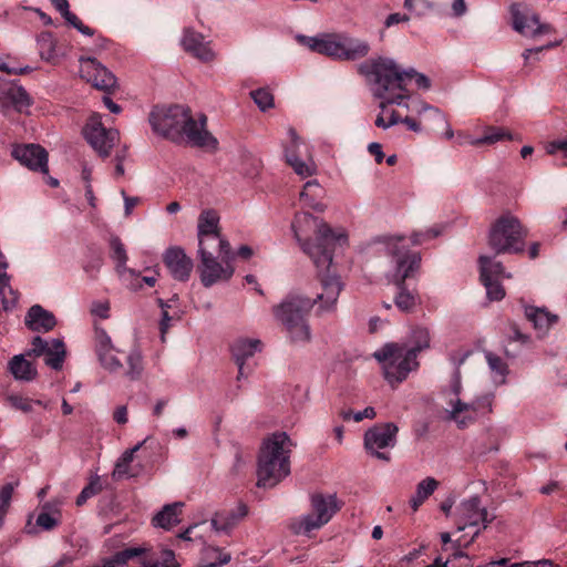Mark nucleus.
<instances>
[{"label": "nucleus", "mask_w": 567, "mask_h": 567, "mask_svg": "<svg viewBox=\"0 0 567 567\" xmlns=\"http://www.w3.org/2000/svg\"><path fill=\"white\" fill-rule=\"evenodd\" d=\"M110 305L106 301H94L91 307V312L102 319L109 317Z\"/></svg>", "instance_id": "58"}, {"label": "nucleus", "mask_w": 567, "mask_h": 567, "mask_svg": "<svg viewBox=\"0 0 567 567\" xmlns=\"http://www.w3.org/2000/svg\"><path fill=\"white\" fill-rule=\"evenodd\" d=\"M480 264V275L481 277H489L493 279H501V278H511V274H506L504 271L503 265L499 261H496L494 258L487 257V256H480L478 258Z\"/></svg>", "instance_id": "40"}, {"label": "nucleus", "mask_w": 567, "mask_h": 567, "mask_svg": "<svg viewBox=\"0 0 567 567\" xmlns=\"http://www.w3.org/2000/svg\"><path fill=\"white\" fill-rule=\"evenodd\" d=\"M288 140L282 142L286 163L293 169L300 178L311 177L317 174V165L312 155L307 152L305 158L301 157L300 146L302 141L296 130L289 127L287 131Z\"/></svg>", "instance_id": "14"}, {"label": "nucleus", "mask_w": 567, "mask_h": 567, "mask_svg": "<svg viewBox=\"0 0 567 567\" xmlns=\"http://www.w3.org/2000/svg\"><path fill=\"white\" fill-rule=\"evenodd\" d=\"M8 402L12 408L20 410L24 413L31 412L33 410L34 404L47 408V404L41 400L34 401V400H31L29 398H24L21 395H10L8 398Z\"/></svg>", "instance_id": "50"}, {"label": "nucleus", "mask_w": 567, "mask_h": 567, "mask_svg": "<svg viewBox=\"0 0 567 567\" xmlns=\"http://www.w3.org/2000/svg\"><path fill=\"white\" fill-rule=\"evenodd\" d=\"M368 151L371 155L374 156L375 158V162L378 164H381L382 161L384 159V153L382 151V146L380 143L378 142H372L368 145Z\"/></svg>", "instance_id": "62"}, {"label": "nucleus", "mask_w": 567, "mask_h": 567, "mask_svg": "<svg viewBox=\"0 0 567 567\" xmlns=\"http://www.w3.org/2000/svg\"><path fill=\"white\" fill-rule=\"evenodd\" d=\"M11 277H0V298L6 311L12 310L18 305L19 292L11 287Z\"/></svg>", "instance_id": "42"}, {"label": "nucleus", "mask_w": 567, "mask_h": 567, "mask_svg": "<svg viewBox=\"0 0 567 567\" xmlns=\"http://www.w3.org/2000/svg\"><path fill=\"white\" fill-rule=\"evenodd\" d=\"M30 105V97L27 91L12 82L0 83V111L7 113L10 107L19 112Z\"/></svg>", "instance_id": "25"}, {"label": "nucleus", "mask_w": 567, "mask_h": 567, "mask_svg": "<svg viewBox=\"0 0 567 567\" xmlns=\"http://www.w3.org/2000/svg\"><path fill=\"white\" fill-rule=\"evenodd\" d=\"M525 237L526 231L518 218L505 214L492 225L488 233V245L496 255L519 254L525 249Z\"/></svg>", "instance_id": "11"}, {"label": "nucleus", "mask_w": 567, "mask_h": 567, "mask_svg": "<svg viewBox=\"0 0 567 567\" xmlns=\"http://www.w3.org/2000/svg\"><path fill=\"white\" fill-rule=\"evenodd\" d=\"M311 513L301 515L290 523L296 535H309L328 524L341 509V502L336 494L315 493L310 496Z\"/></svg>", "instance_id": "10"}, {"label": "nucleus", "mask_w": 567, "mask_h": 567, "mask_svg": "<svg viewBox=\"0 0 567 567\" xmlns=\"http://www.w3.org/2000/svg\"><path fill=\"white\" fill-rule=\"evenodd\" d=\"M261 348L262 343L259 339L239 338L233 343L231 352L238 367V380L248 375L249 372H246L245 363L249 358L260 352Z\"/></svg>", "instance_id": "26"}, {"label": "nucleus", "mask_w": 567, "mask_h": 567, "mask_svg": "<svg viewBox=\"0 0 567 567\" xmlns=\"http://www.w3.org/2000/svg\"><path fill=\"white\" fill-rule=\"evenodd\" d=\"M79 61L81 78L94 87L104 92H110L116 87L117 81L115 75L96 59L81 56Z\"/></svg>", "instance_id": "20"}, {"label": "nucleus", "mask_w": 567, "mask_h": 567, "mask_svg": "<svg viewBox=\"0 0 567 567\" xmlns=\"http://www.w3.org/2000/svg\"><path fill=\"white\" fill-rule=\"evenodd\" d=\"M184 503L175 502L165 505L153 518V525L164 529H171L179 523V514Z\"/></svg>", "instance_id": "32"}, {"label": "nucleus", "mask_w": 567, "mask_h": 567, "mask_svg": "<svg viewBox=\"0 0 567 567\" xmlns=\"http://www.w3.org/2000/svg\"><path fill=\"white\" fill-rule=\"evenodd\" d=\"M198 256L200 281L205 287H212L219 281H228L233 277L235 269L231 265L234 254L230 244H228L227 251H224L221 247L214 246L198 248Z\"/></svg>", "instance_id": "13"}, {"label": "nucleus", "mask_w": 567, "mask_h": 567, "mask_svg": "<svg viewBox=\"0 0 567 567\" xmlns=\"http://www.w3.org/2000/svg\"><path fill=\"white\" fill-rule=\"evenodd\" d=\"M410 20V17L408 14H404V13H391L386 17L385 21H384V25L386 28H390L394 24H398V23H401V22H408Z\"/></svg>", "instance_id": "60"}, {"label": "nucleus", "mask_w": 567, "mask_h": 567, "mask_svg": "<svg viewBox=\"0 0 567 567\" xmlns=\"http://www.w3.org/2000/svg\"><path fill=\"white\" fill-rule=\"evenodd\" d=\"M212 551L215 554L217 561L206 564L202 567H221L226 564H228L231 559V556L229 553L223 551L221 549L214 547L212 548Z\"/></svg>", "instance_id": "56"}, {"label": "nucleus", "mask_w": 567, "mask_h": 567, "mask_svg": "<svg viewBox=\"0 0 567 567\" xmlns=\"http://www.w3.org/2000/svg\"><path fill=\"white\" fill-rule=\"evenodd\" d=\"M480 529L474 530L473 535L468 540H463L462 538H458L452 543L453 554L447 559H457V558H470L468 555L462 550V547H467L470 544L474 542V539L478 536Z\"/></svg>", "instance_id": "52"}, {"label": "nucleus", "mask_w": 567, "mask_h": 567, "mask_svg": "<svg viewBox=\"0 0 567 567\" xmlns=\"http://www.w3.org/2000/svg\"><path fill=\"white\" fill-rule=\"evenodd\" d=\"M421 111L426 112L430 118L445 128V138L451 140L454 136V132L449 124L445 114L440 109L424 103L422 104Z\"/></svg>", "instance_id": "46"}, {"label": "nucleus", "mask_w": 567, "mask_h": 567, "mask_svg": "<svg viewBox=\"0 0 567 567\" xmlns=\"http://www.w3.org/2000/svg\"><path fill=\"white\" fill-rule=\"evenodd\" d=\"M144 567H181L175 557V553L171 549H163L159 558H146L143 560Z\"/></svg>", "instance_id": "45"}, {"label": "nucleus", "mask_w": 567, "mask_h": 567, "mask_svg": "<svg viewBox=\"0 0 567 567\" xmlns=\"http://www.w3.org/2000/svg\"><path fill=\"white\" fill-rule=\"evenodd\" d=\"M291 228L301 249L311 258L319 271L330 268L337 246L348 245V235L344 230H333L322 219L309 213L296 214Z\"/></svg>", "instance_id": "3"}, {"label": "nucleus", "mask_w": 567, "mask_h": 567, "mask_svg": "<svg viewBox=\"0 0 567 567\" xmlns=\"http://www.w3.org/2000/svg\"><path fill=\"white\" fill-rule=\"evenodd\" d=\"M512 140V134L502 127H488L482 137L474 138L470 142L473 146L482 144H495L499 141Z\"/></svg>", "instance_id": "44"}, {"label": "nucleus", "mask_w": 567, "mask_h": 567, "mask_svg": "<svg viewBox=\"0 0 567 567\" xmlns=\"http://www.w3.org/2000/svg\"><path fill=\"white\" fill-rule=\"evenodd\" d=\"M146 553L144 547L125 548L116 553L111 559L106 560L102 567H123L130 559L140 557Z\"/></svg>", "instance_id": "43"}, {"label": "nucleus", "mask_w": 567, "mask_h": 567, "mask_svg": "<svg viewBox=\"0 0 567 567\" xmlns=\"http://www.w3.org/2000/svg\"><path fill=\"white\" fill-rule=\"evenodd\" d=\"M97 492H99V488L95 487L93 484L85 486L82 489V492L79 494V496L76 497V501H75L76 505L82 506L90 497L95 495Z\"/></svg>", "instance_id": "59"}, {"label": "nucleus", "mask_w": 567, "mask_h": 567, "mask_svg": "<svg viewBox=\"0 0 567 567\" xmlns=\"http://www.w3.org/2000/svg\"><path fill=\"white\" fill-rule=\"evenodd\" d=\"M247 513L248 509L245 504H239L236 509L217 512L210 519L212 527L217 533L228 534L247 515Z\"/></svg>", "instance_id": "27"}, {"label": "nucleus", "mask_w": 567, "mask_h": 567, "mask_svg": "<svg viewBox=\"0 0 567 567\" xmlns=\"http://www.w3.org/2000/svg\"><path fill=\"white\" fill-rule=\"evenodd\" d=\"M546 151L550 155L563 153L567 157V137L549 142L546 145Z\"/></svg>", "instance_id": "55"}, {"label": "nucleus", "mask_w": 567, "mask_h": 567, "mask_svg": "<svg viewBox=\"0 0 567 567\" xmlns=\"http://www.w3.org/2000/svg\"><path fill=\"white\" fill-rule=\"evenodd\" d=\"M25 354H17L11 358L8 363L9 371L16 380L32 381L35 379L38 371L35 365L25 359Z\"/></svg>", "instance_id": "30"}, {"label": "nucleus", "mask_w": 567, "mask_h": 567, "mask_svg": "<svg viewBox=\"0 0 567 567\" xmlns=\"http://www.w3.org/2000/svg\"><path fill=\"white\" fill-rule=\"evenodd\" d=\"M399 427L392 423L375 424L364 433V447L374 457L389 462V452L381 450L393 449L396 445Z\"/></svg>", "instance_id": "15"}, {"label": "nucleus", "mask_w": 567, "mask_h": 567, "mask_svg": "<svg viewBox=\"0 0 567 567\" xmlns=\"http://www.w3.org/2000/svg\"><path fill=\"white\" fill-rule=\"evenodd\" d=\"M158 274H155L153 276H144L140 277V275L136 272L134 277L127 276L128 280H125L132 290H140L143 288V284H146L150 287H153L157 281Z\"/></svg>", "instance_id": "53"}, {"label": "nucleus", "mask_w": 567, "mask_h": 567, "mask_svg": "<svg viewBox=\"0 0 567 567\" xmlns=\"http://www.w3.org/2000/svg\"><path fill=\"white\" fill-rule=\"evenodd\" d=\"M250 96L259 107L260 111L265 112L274 106V96L267 89H257L250 92Z\"/></svg>", "instance_id": "51"}, {"label": "nucleus", "mask_w": 567, "mask_h": 567, "mask_svg": "<svg viewBox=\"0 0 567 567\" xmlns=\"http://www.w3.org/2000/svg\"><path fill=\"white\" fill-rule=\"evenodd\" d=\"M0 70L8 74H22V73L29 72L31 69L28 66L27 68L11 66L3 59H0Z\"/></svg>", "instance_id": "61"}, {"label": "nucleus", "mask_w": 567, "mask_h": 567, "mask_svg": "<svg viewBox=\"0 0 567 567\" xmlns=\"http://www.w3.org/2000/svg\"><path fill=\"white\" fill-rule=\"evenodd\" d=\"M398 292L394 297L395 307L402 312H412L421 303L416 290H409L405 284L395 285Z\"/></svg>", "instance_id": "34"}, {"label": "nucleus", "mask_w": 567, "mask_h": 567, "mask_svg": "<svg viewBox=\"0 0 567 567\" xmlns=\"http://www.w3.org/2000/svg\"><path fill=\"white\" fill-rule=\"evenodd\" d=\"M323 194V188L317 179L308 181L303 185V189L300 193V200L305 206L310 207L317 212H323L326 206L318 200Z\"/></svg>", "instance_id": "33"}, {"label": "nucleus", "mask_w": 567, "mask_h": 567, "mask_svg": "<svg viewBox=\"0 0 567 567\" xmlns=\"http://www.w3.org/2000/svg\"><path fill=\"white\" fill-rule=\"evenodd\" d=\"M392 96H394L393 93H388V96H375L380 100V113L374 121L377 127L386 130L400 123L401 117L396 114L395 111L388 112V105L395 104V102H388Z\"/></svg>", "instance_id": "35"}, {"label": "nucleus", "mask_w": 567, "mask_h": 567, "mask_svg": "<svg viewBox=\"0 0 567 567\" xmlns=\"http://www.w3.org/2000/svg\"><path fill=\"white\" fill-rule=\"evenodd\" d=\"M153 131L173 142L186 141L193 146L216 150L217 140L206 130L207 117L192 115L183 105L157 106L150 114Z\"/></svg>", "instance_id": "2"}, {"label": "nucleus", "mask_w": 567, "mask_h": 567, "mask_svg": "<svg viewBox=\"0 0 567 567\" xmlns=\"http://www.w3.org/2000/svg\"><path fill=\"white\" fill-rule=\"evenodd\" d=\"M298 40L311 51L336 60L354 61L367 56L370 52V44L365 40L344 33L322 37L298 35Z\"/></svg>", "instance_id": "8"}, {"label": "nucleus", "mask_w": 567, "mask_h": 567, "mask_svg": "<svg viewBox=\"0 0 567 567\" xmlns=\"http://www.w3.org/2000/svg\"><path fill=\"white\" fill-rule=\"evenodd\" d=\"M181 44L187 53L202 62H212L216 56L210 47V41H207L202 33L193 29L184 30Z\"/></svg>", "instance_id": "23"}, {"label": "nucleus", "mask_w": 567, "mask_h": 567, "mask_svg": "<svg viewBox=\"0 0 567 567\" xmlns=\"http://www.w3.org/2000/svg\"><path fill=\"white\" fill-rule=\"evenodd\" d=\"M509 13L514 30L523 35L534 38L551 31V27L546 23H540L538 16L526 4L517 2L512 3Z\"/></svg>", "instance_id": "18"}, {"label": "nucleus", "mask_w": 567, "mask_h": 567, "mask_svg": "<svg viewBox=\"0 0 567 567\" xmlns=\"http://www.w3.org/2000/svg\"><path fill=\"white\" fill-rule=\"evenodd\" d=\"M219 215L214 209H204L198 216L197 237L198 248L221 247L224 251L228 249L226 240L219 230Z\"/></svg>", "instance_id": "17"}, {"label": "nucleus", "mask_w": 567, "mask_h": 567, "mask_svg": "<svg viewBox=\"0 0 567 567\" xmlns=\"http://www.w3.org/2000/svg\"><path fill=\"white\" fill-rule=\"evenodd\" d=\"M462 375L456 371L442 390L441 399L446 419L454 422L457 427L465 429L492 412L495 396L493 393H485L467 402L462 399Z\"/></svg>", "instance_id": "6"}, {"label": "nucleus", "mask_w": 567, "mask_h": 567, "mask_svg": "<svg viewBox=\"0 0 567 567\" xmlns=\"http://www.w3.org/2000/svg\"><path fill=\"white\" fill-rule=\"evenodd\" d=\"M65 346L60 339H43L34 337L31 341V349L27 351L29 357H44V362L53 370L62 369L65 358Z\"/></svg>", "instance_id": "21"}, {"label": "nucleus", "mask_w": 567, "mask_h": 567, "mask_svg": "<svg viewBox=\"0 0 567 567\" xmlns=\"http://www.w3.org/2000/svg\"><path fill=\"white\" fill-rule=\"evenodd\" d=\"M12 156L32 171H39L44 174L49 171L48 153L38 144L17 145L12 150Z\"/></svg>", "instance_id": "22"}, {"label": "nucleus", "mask_w": 567, "mask_h": 567, "mask_svg": "<svg viewBox=\"0 0 567 567\" xmlns=\"http://www.w3.org/2000/svg\"><path fill=\"white\" fill-rule=\"evenodd\" d=\"M358 71L365 76L373 96H388V93H393L394 96L388 102H395L396 105H401L409 99L406 89L409 81L414 80L417 87L423 90L431 86L426 75L413 69L402 70L394 60L389 58L367 60L358 66Z\"/></svg>", "instance_id": "4"}, {"label": "nucleus", "mask_w": 567, "mask_h": 567, "mask_svg": "<svg viewBox=\"0 0 567 567\" xmlns=\"http://www.w3.org/2000/svg\"><path fill=\"white\" fill-rule=\"evenodd\" d=\"M481 281L486 289L487 298L492 301L502 300L505 296V291L503 286L499 282V279H493L489 277H481Z\"/></svg>", "instance_id": "48"}, {"label": "nucleus", "mask_w": 567, "mask_h": 567, "mask_svg": "<svg viewBox=\"0 0 567 567\" xmlns=\"http://www.w3.org/2000/svg\"><path fill=\"white\" fill-rule=\"evenodd\" d=\"M493 519L494 517H489L486 507L481 505L478 496H472L457 506L458 530L478 526H482L478 528L480 530L485 529Z\"/></svg>", "instance_id": "19"}, {"label": "nucleus", "mask_w": 567, "mask_h": 567, "mask_svg": "<svg viewBox=\"0 0 567 567\" xmlns=\"http://www.w3.org/2000/svg\"><path fill=\"white\" fill-rule=\"evenodd\" d=\"M404 241L403 236H384L377 239V243L392 259L391 281L394 285L405 284L406 279L413 278L421 264L420 254L411 251Z\"/></svg>", "instance_id": "9"}, {"label": "nucleus", "mask_w": 567, "mask_h": 567, "mask_svg": "<svg viewBox=\"0 0 567 567\" xmlns=\"http://www.w3.org/2000/svg\"><path fill=\"white\" fill-rule=\"evenodd\" d=\"M83 134L92 148L102 157L110 155L114 144L120 138L115 128H105L99 115H93L83 128Z\"/></svg>", "instance_id": "16"}, {"label": "nucleus", "mask_w": 567, "mask_h": 567, "mask_svg": "<svg viewBox=\"0 0 567 567\" xmlns=\"http://www.w3.org/2000/svg\"><path fill=\"white\" fill-rule=\"evenodd\" d=\"M164 262L172 277L178 281H187L193 270V260L181 247H171L164 254Z\"/></svg>", "instance_id": "24"}, {"label": "nucleus", "mask_w": 567, "mask_h": 567, "mask_svg": "<svg viewBox=\"0 0 567 567\" xmlns=\"http://www.w3.org/2000/svg\"><path fill=\"white\" fill-rule=\"evenodd\" d=\"M295 443L286 432H275L261 443L257 462V485L270 488L290 474Z\"/></svg>", "instance_id": "5"}, {"label": "nucleus", "mask_w": 567, "mask_h": 567, "mask_svg": "<svg viewBox=\"0 0 567 567\" xmlns=\"http://www.w3.org/2000/svg\"><path fill=\"white\" fill-rule=\"evenodd\" d=\"M24 323L32 331L48 332L55 327L56 319L52 312L40 305H34L28 310Z\"/></svg>", "instance_id": "28"}, {"label": "nucleus", "mask_w": 567, "mask_h": 567, "mask_svg": "<svg viewBox=\"0 0 567 567\" xmlns=\"http://www.w3.org/2000/svg\"><path fill=\"white\" fill-rule=\"evenodd\" d=\"M146 441H147V439L137 443L132 449H128L123 452V454L117 458V461L115 463V466H114V470L112 473L113 478L120 480L122 477L130 475V467H131V463L133 462L134 454L142 449V446L145 444Z\"/></svg>", "instance_id": "39"}, {"label": "nucleus", "mask_w": 567, "mask_h": 567, "mask_svg": "<svg viewBox=\"0 0 567 567\" xmlns=\"http://www.w3.org/2000/svg\"><path fill=\"white\" fill-rule=\"evenodd\" d=\"M484 357L491 370L493 382L496 385L505 384L509 373L507 363L499 355L488 350L484 351Z\"/></svg>", "instance_id": "36"}, {"label": "nucleus", "mask_w": 567, "mask_h": 567, "mask_svg": "<svg viewBox=\"0 0 567 567\" xmlns=\"http://www.w3.org/2000/svg\"><path fill=\"white\" fill-rule=\"evenodd\" d=\"M374 358L382 363L385 380L393 384L404 381L409 373L419 368L414 352L399 343H386L374 352Z\"/></svg>", "instance_id": "12"}, {"label": "nucleus", "mask_w": 567, "mask_h": 567, "mask_svg": "<svg viewBox=\"0 0 567 567\" xmlns=\"http://www.w3.org/2000/svg\"><path fill=\"white\" fill-rule=\"evenodd\" d=\"M443 233L442 225H434L425 230L414 231L411 236L412 245H423L436 237H439Z\"/></svg>", "instance_id": "49"}, {"label": "nucleus", "mask_w": 567, "mask_h": 567, "mask_svg": "<svg viewBox=\"0 0 567 567\" xmlns=\"http://www.w3.org/2000/svg\"><path fill=\"white\" fill-rule=\"evenodd\" d=\"M546 565H553V561L550 559H540L537 561L514 563L508 567H544Z\"/></svg>", "instance_id": "64"}, {"label": "nucleus", "mask_w": 567, "mask_h": 567, "mask_svg": "<svg viewBox=\"0 0 567 567\" xmlns=\"http://www.w3.org/2000/svg\"><path fill=\"white\" fill-rule=\"evenodd\" d=\"M14 486L13 483H7L0 487V529L4 525V519L10 508Z\"/></svg>", "instance_id": "47"}, {"label": "nucleus", "mask_w": 567, "mask_h": 567, "mask_svg": "<svg viewBox=\"0 0 567 567\" xmlns=\"http://www.w3.org/2000/svg\"><path fill=\"white\" fill-rule=\"evenodd\" d=\"M37 44L42 60L52 62L58 58L56 42L50 32H42L38 37Z\"/></svg>", "instance_id": "41"}, {"label": "nucleus", "mask_w": 567, "mask_h": 567, "mask_svg": "<svg viewBox=\"0 0 567 567\" xmlns=\"http://www.w3.org/2000/svg\"><path fill=\"white\" fill-rule=\"evenodd\" d=\"M409 342L411 348L409 352H414V357L417 359V354L431 347V331L427 327L415 326L411 329Z\"/></svg>", "instance_id": "37"}, {"label": "nucleus", "mask_w": 567, "mask_h": 567, "mask_svg": "<svg viewBox=\"0 0 567 567\" xmlns=\"http://www.w3.org/2000/svg\"><path fill=\"white\" fill-rule=\"evenodd\" d=\"M159 306L162 308V320H161V333L162 340H165V333L167 332L172 318L169 317L166 308L168 307L162 299L158 300Z\"/></svg>", "instance_id": "57"}, {"label": "nucleus", "mask_w": 567, "mask_h": 567, "mask_svg": "<svg viewBox=\"0 0 567 567\" xmlns=\"http://www.w3.org/2000/svg\"><path fill=\"white\" fill-rule=\"evenodd\" d=\"M341 290L339 277L322 276L315 297L292 292L272 307L275 319L285 328L291 343L305 344L311 340L307 315L315 306L320 316L334 312Z\"/></svg>", "instance_id": "1"}, {"label": "nucleus", "mask_w": 567, "mask_h": 567, "mask_svg": "<svg viewBox=\"0 0 567 567\" xmlns=\"http://www.w3.org/2000/svg\"><path fill=\"white\" fill-rule=\"evenodd\" d=\"M377 415L375 410L372 406H368L362 411H358L353 414V421L361 422L364 419H374Z\"/></svg>", "instance_id": "63"}, {"label": "nucleus", "mask_w": 567, "mask_h": 567, "mask_svg": "<svg viewBox=\"0 0 567 567\" xmlns=\"http://www.w3.org/2000/svg\"><path fill=\"white\" fill-rule=\"evenodd\" d=\"M439 487V482L433 477H426L422 480L417 485L414 495L410 499V505L413 512H416L419 507L435 492Z\"/></svg>", "instance_id": "38"}, {"label": "nucleus", "mask_w": 567, "mask_h": 567, "mask_svg": "<svg viewBox=\"0 0 567 567\" xmlns=\"http://www.w3.org/2000/svg\"><path fill=\"white\" fill-rule=\"evenodd\" d=\"M525 316L533 323L539 336H545L549 328L558 320L556 315H551L545 308L533 306L525 307Z\"/></svg>", "instance_id": "29"}, {"label": "nucleus", "mask_w": 567, "mask_h": 567, "mask_svg": "<svg viewBox=\"0 0 567 567\" xmlns=\"http://www.w3.org/2000/svg\"><path fill=\"white\" fill-rule=\"evenodd\" d=\"M94 348L100 364L109 372L120 373L123 371L130 380L141 378L144 365L138 349H132L124 353L114 347L111 337L103 329H95Z\"/></svg>", "instance_id": "7"}, {"label": "nucleus", "mask_w": 567, "mask_h": 567, "mask_svg": "<svg viewBox=\"0 0 567 567\" xmlns=\"http://www.w3.org/2000/svg\"><path fill=\"white\" fill-rule=\"evenodd\" d=\"M111 249H112V259L115 261V269L118 276L123 280H128L127 276L134 277L136 275V270L128 268L126 266L127 262V254L126 249L118 237H113L110 240Z\"/></svg>", "instance_id": "31"}, {"label": "nucleus", "mask_w": 567, "mask_h": 567, "mask_svg": "<svg viewBox=\"0 0 567 567\" xmlns=\"http://www.w3.org/2000/svg\"><path fill=\"white\" fill-rule=\"evenodd\" d=\"M60 523V514L52 515L48 512H42L37 517V525L44 530H51L55 528Z\"/></svg>", "instance_id": "54"}]
</instances>
